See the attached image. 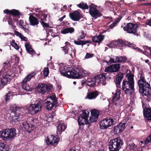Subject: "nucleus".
Wrapping results in <instances>:
<instances>
[{
  "instance_id": "9",
  "label": "nucleus",
  "mask_w": 151,
  "mask_h": 151,
  "mask_svg": "<svg viewBox=\"0 0 151 151\" xmlns=\"http://www.w3.org/2000/svg\"><path fill=\"white\" fill-rule=\"evenodd\" d=\"M34 119L32 118H28L26 121L25 120L22 123V125L24 128L29 133H31L34 129V125L33 124Z\"/></svg>"
},
{
  "instance_id": "1",
  "label": "nucleus",
  "mask_w": 151,
  "mask_h": 151,
  "mask_svg": "<svg viewBox=\"0 0 151 151\" xmlns=\"http://www.w3.org/2000/svg\"><path fill=\"white\" fill-rule=\"evenodd\" d=\"M70 68L64 67L60 69L61 74L64 76L72 79H80L83 77L82 73L84 72V70L80 68H76L73 70H70Z\"/></svg>"
},
{
  "instance_id": "36",
  "label": "nucleus",
  "mask_w": 151,
  "mask_h": 151,
  "mask_svg": "<svg viewBox=\"0 0 151 151\" xmlns=\"http://www.w3.org/2000/svg\"><path fill=\"white\" fill-rule=\"evenodd\" d=\"M77 6L79 8L84 9H88V6L87 4L84 3L83 2L77 4Z\"/></svg>"
},
{
  "instance_id": "14",
  "label": "nucleus",
  "mask_w": 151,
  "mask_h": 151,
  "mask_svg": "<svg viewBox=\"0 0 151 151\" xmlns=\"http://www.w3.org/2000/svg\"><path fill=\"white\" fill-rule=\"evenodd\" d=\"M60 140V138L58 135H50L47 137L45 142L48 145H51L55 146L58 144Z\"/></svg>"
},
{
  "instance_id": "3",
  "label": "nucleus",
  "mask_w": 151,
  "mask_h": 151,
  "mask_svg": "<svg viewBox=\"0 0 151 151\" xmlns=\"http://www.w3.org/2000/svg\"><path fill=\"white\" fill-rule=\"evenodd\" d=\"M14 128L5 129L0 131V137L4 141L14 139L17 134Z\"/></svg>"
},
{
  "instance_id": "27",
  "label": "nucleus",
  "mask_w": 151,
  "mask_h": 151,
  "mask_svg": "<svg viewBox=\"0 0 151 151\" xmlns=\"http://www.w3.org/2000/svg\"><path fill=\"white\" fill-rule=\"evenodd\" d=\"M25 46L27 53L32 55L35 54V51L32 48L30 44L27 43H25Z\"/></svg>"
},
{
  "instance_id": "42",
  "label": "nucleus",
  "mask_w": 151,
  "mask_h": 151,
  "mask_svg": "<svg viewBox=\"0 0 151 151\" xmlns=\"http://www.w3.org/2000/svg\"><path fill=\"white\" fill-rule=\"evenodd\" d=\"M125 82V86H130V89H134V83H132L131 85L130 82L127 81L125 79L123 80V82Z\"/></svg>"
},
{
  "instance_id": "39",
  "label": "nucleus",
  "mask_w": 151,
  "mask_h": 151,
  "mask_svg": "<svg viewBox=\"0 0 151 151\" xmlns=\"http://www.w3.org/2000/svg\"><path fill=\"white\" fill-rule=\"evenodd\" d=\"M91 116H94V117H97L98 116L99 117L100 112L97 109H92L91 111Z\"/></svg>"
},
{
  "instance_id": "49",
  "label": "nucleus",
  "mask_w": 151,
  "mask_h": 151,
  "mask_svg": "<svg viewBox=\"0 0 151 151\" xmlns=\"http://www.w3.org/2000/svg\"><path fill=\"white\" fill-rule=\"evenodd\" d=\"M8 22L9 24L12 27H16V26H14V22L12 18L10 17H9L7 19Z\"/></svg>"
},
{
  "instance_id": "30",
  "label": "nucleus",
  "mask_w": 151,
  "mask_h": 151,
  "mask_svg": "<svg viewBox=\"0 0 151 151\" xmlns=\"http://www.w3.org/2000/svg\"><path fill=\"white\" fill-rule=\"evenodd\" d=\"M29 19L30 24L33 26L37 25L39 24V21L37 18L33 15L29 16Z\"/></svg>"
},
{
  "instance_id": "47",
  "label": "nucleus",
  "mask_w": 151,
  "mask_h": 151,
  "mask_svg": "<svg viewBox=\"0 0 151 151\" xmlns=\"http://www.w3.org/2000/svg\"><path fill=\"white\" fill-rule=\"evenodd\" d=\"M19 24L20 26L22 27H26L27 26H29V24H27V22L26 21H24L22 20H20L19 21Z\"/></svg>"
},
{
  "instance_id": "23",
  "label": "nucleus",
  "mask_w": 151,
  "mask_h": 151,
  "mask_svg": "<svg viewBox=\"0 0 151 151\" xmlns=\"http://www.w3.org/2000/svg\"><path fill=\"white\" fill-rule=\"evenodd\" d=\"M123 78V74L121 73H119L116 75V79L114 80V81L115 82L116 86L117 88H119L121 87V82Z\"/></svg>"
},
{
  "instance_id": "46",
  "label": "nucleus",
  "mask_w": 151,
  "mask_h": 151,
  "mask_svg": "<svg viewBox=\"0 0 151 151\" xmlns=\"http://www.w3.org/2000/svg\"><path fill=\"white\" fill-rule=\"evenodd\" d=\"M15 42V41L14 40H12L10 43V44L16 49L18 50L19 48V46L17 43Z\"/></svg>"
},
{
  "instance_id": "40",
  "label": "nucleus",
  "mask_w": 151,
  "mask_h": 151,
  "mask_svg": "<svg viewBox=\"0 0 151 151\" xmlns=\"http://www.w3.org/2000/svg\"><path fill=\"white\" fill-rule=\"evenodd\" d=\"M112 65L114 72H116L119 70L120 67L119 64H112Z\"/></svg>"
},
{
  "instance_id": "54",
  "label": "nucleus",
  "mask_w": 151,
  "mask_h": 151,
  "mask_svg": "<svg viewBox=\"0 0 151 151\" xmlns=\"http://www.w3.org/2000/svg\"><path fill=\"white\" fill-rule=\"evenodd\" d=\"M118 40H115L111 44V45L114 47H118Z\"/></svg>"
},
{
  "instance_id": "52",
  "label": "nucleus",
  "mask_w": 151,
  "mask_h": 151,
  "mask_svg": "<svg viewBox=\"0 0 151 151\" xmlns=\"http://www.w3.org/2000/svg\"><path fill=\"white\" fill-rule=\"evenodd\" d=\"M150 142H151V134H150L148 137L146 138L145 141V143L146 145Z\"/></svg>"
},
{
  "instance_id": "64",
  "label": "nucleus",
  "mask_w": 151,
  "mask_h": 151,
  "mask_svg": "<svg viewBox=\"0 0 151 151\" xmlns=\"http://www.w3.org/2000/svg\"><path fill=\"white\" fill-rule=\"evenodd\" d=\"M146 24L151 26V18L146 22Z\"/></svg>"
},
{
  "instance_id": "4",
  "label": "nucleus",
  "mask_w": 151,
  "mask_h": 151,
  "mask_svg": "<svg viewBox=\"0 0 151 151\" xmlns=\"http://www.w3.org/2000/svg\"><path fill=\"white\" fill-rule=\"evenodd\" d=\"M123 145V140L119 137L110 140L109 144L110 151H119Z\"/></svg>"
},
{
  "instance_id": "12",
  "label": "nucleus",
  "mask_w": 151,
  "mask_h": 151,
  "mask_svg": "<svg viewBox=\"0 0 151 151\" xmlns=\"http://www.w3.org/2000/svg\"><path fill=\"white\" fill-rule=\"evenodd\" d=\"M97 6L93 4H91L89 6V12L91 16L94 19L102 16V14L96 8Z\"/></svg>"
},
{
  "instance_id": "43",
  "label": "nucleus",
  "mask_w": 151,
  "mask_h": 151,
  "mask_svg": "<svg viewBox=\"0 0 151 151\" xmlns=\"http://www.w3.org/2000/svg\"><path fill=\"white\" fill-rule=\"evenodd\" d=\"M113 65H112L106 67L105 69V71L106 72H110L111 73H114V71L113 70Z\"/></svg>"
},
{
  "instance_id": "10",
  "label": "nucleus",
  "mask_w": 151,
  "mask_h": 151,
  "mask_svg": "<svg viewBox=\"0 0 151 151\" xmlns=\"http://www.w3.org/2000/svg\"><path fill=\"white\" fill-rule=\"evenodd\" d=\"M140 75V79L138 81V84L139 86V91H143L144 89L146 88L147 87L150 86L149 83L146 82L145 81L144 76L143 72H140L139 73Z\"/></svg>"
},
{
  "instance_id": "31",
  "label": "nucleus",
  "mask_w": 151,
  "mask_h": 151,
  "mask_svg": "<svg viewBox=\"0 0 151 151\" xmlns=\"http://www.w3.org/2000/svg\"><path fill=\"white\" fill-rule=\"evenodd\" d=\"M66 128V126L63 124H61L60 123L58 124L57 127V134L58 135L61 134L62 132L64 131Z\"/></svg>"
},
{
  "instance_id": "33",
  "label": "nucleus",
  "mask_w": 151,
  "mask_h": 151,
  "mask_svg": "<svg viewBox=\"0 0 151 151\" xmlns=\"http://www.w3.org/2000/svg\"><path fill=\"white\" fill-rule=\"evenodd\" d=\"M91 42L89 40H80L78 41L74 40V43L77 45H81L83 46L87 43H91Z\"/></svg>"
},
{
  "instance_id": "16",
  "label": "nucleus",
  "mask_w": 151,
  "mask_h": 151,
  "mask_svg": "<svg viewBox=\"0 0 151 151\" xmlns=\"http://www.w3.org/2000/svg\"><path fill=\"white\" fill-rule=\"evenodd\" d=\"M65 46L61 47L63 52L65 55H69L71 57L73 58V56L72 52H70V51L72 50V46L68 42H65Z\"/></svg>"
},
{
  "instance_id": "24",
  "label": "nucleus",
  "mask_w": 151,
  "mask_h": 151,
  "mask_svg": "<svg viewBox=\"0 0 151 151\" xmlns=\"http://www.w3.org/2000/svg\"><path fill=\"white\" fill-rule=\"evenodd\" d=\"M99 92L96 90L92 91L88 93L86 97L89 100L94 99L99 95Z\"/></svg>"
},
{
  "instance_id": "8",
  "label": "nucleus",
  "mask_w": 151,
  "mask_h": 151,
  "mask_svg": "<svg viewBox=\"0 0 151 151\" xmlns=\"http://www.w3.org/2000/svg\"><path fill=\"white\" fill-rule=\"evenodd\" d=\"M47 12H41L39 13H33V14L36 17L39 19H40V22L44 28L50 27L49 25L44 21H46L47 20Z\"/></svg>"
},
{
  "instance_id": "2",
  "label": "nucleus",
  "mask_w": 151,
  "mask_h": 151,
  "mask_svg": "<svg viewBox=\"0 0 151 151\" xmlns=\"http://www.w3.org/2000/svg\"><path fill=\"white\" fill-rule=\"evenodd\" d=\"M106 73L100 74L94 76L92 78H88L86 80V85L91 88L94 87L96 86V83H102V85H105L106 83L105 81L106 78Z\"/></svg>"
},
{
  "instance_id": "17",
  "label": "nucleus",
  "mask_w": 151,
  "mask_h": 151,
  "mask_svg": "<svg viewBox=\"0 0 151 151\" xmlns=\"http://www.w3.org/2000/svg\"><path fill=\"white\" fill-rule=\"evenodd\" d=\"M4 12L7 14L12 15L14 17H17L18 18H20V16H23V14L20 13L19 10L14 9L11 10H9L8 9H6L4 10Z\"/></svg>"
},
{
  "instance_id": "20",
  "label": "nucleus",
  "mask_w": 151,
  "mask_h": 151,
  "mask_svg": "<svg viewBox=\"0 0 151 151\" xmlns=\"http://www.w3.org/2000/svg\"><path fill=\"white\" fill-rule=\"evenodd\" d=\"M143 91H140L139 92L143 96L144 95L147 96V100L149 101H150L151 100V86L144 89Z\"/></svg>"
},
{
  "instance_id": "56",
  "label": "nucleus",
  "mask_w": 151,
  "mask_h": 151,
  "mask_svg": "<svg viewBox=\"0 0 151 151\" xmlns=\"http://www.w3.org/2000/svg\"><path fill=\"white\" fill-rule=\"evenodd\" d=\"M118 23V22L117 21H115L113 23L111 24L110 25L109 27L110 29H112L115 26L116 24Z\"/></svg>"
},
{
  "instance_id": "5",
  "label": "nucleus",
  "mask_w": 151,
  "mask_h": 151,
  "mask_svg": "<svg viewBox=\"0 0 151 151\" xmlns=\"http://www.w3.org/2000/svg\"><path fill=\"white\" fill-rule=\"evenodd\" d=\"M43 101L36 100L34 104H30L27 107V109L31 113L37 114L42 110Z\"/></svg>"
},
{
  "instance_id": "62",
  "label": "nucleus",
  "mask_w": 151,
  "mask_h": 151,
  "mask_svg": "<svg viewBox=\"0 0 151 151\" xmlns=\"http://www.w3.org/2000/svg\"><path fill=\"white\" fill-rule=\"evenodd\" d=\"M14 57L15 60V63L16 64H17L19 63V57L16 56H14Z\"/></svg>"
},
{
  "instance_id": "7",
  "label": "nucleus",
  "mask_w": 151,
  "mask_h": 151,
  "mask_svg": "<svg viewBox=\"0 0 151 151\" xmlns=\"http://www.w3.org/2000/svg\"><path fill=\"white\" fill-rule=\"evenodd\" d=\"M49 99L51 101L47 100L45 104L46 109L51 110L52 108H56L58 106V99L55 95H52L47 98V99Z\"/></svg>"
},
{
  "instance_id": "32",
  "label": "nucleus",
  "mask_w": 151,
  "mask_h": 151,
  "mask_svg": "<svg viewBox=\"0 0 151 151\" xmlns=\"http://www.w3.org/2000/svg\"><path fill=\"white\" fill-rule=\"evenodd\" d=\"M36 74L35 72H32L30 74L28 75L22 81V83H27V81H29L32 78L34 77Z\"/></svg>"
},
{
  "instance_id": "26",
  "label": "nucleus",
  "mask_w": 151,
  "mask_h": 151,
  "mask_svg": "<svg viewBox=\"0 0 151 151\" xmlns=\"http://www.w3.org/2000/svg\"><path fill=\"white\" fill-rule=\"evenodd\" d=\"M9 77H11V75H6L1 79V84L0 83V87L1 88L4 87V86L7 84V83L9 81V80H10Z\"/></svg>"
},
{
  "instance_id": "13",
  "label": "nucleus",
  "mask_w": 151,
  "mask_h": 151,
  "mask_svg": "<svg viewBox=\"0 0 151 151\" xmlns=\"http://www.w3.org/2000/svg\"><path fill=\"white\" fill-rule=\"evenodd\" d=\"M18 107L15 106H13L10 107V110L11 113H10V116L12 119L11 120V123L16 122L17 121H20L22 120V117L20 115L16 116V111L18 109Z\"/></svg>"
},
{
  "instance_id": "6",
  "label": "nucleus",
  "mask_w": 151,
  "mask_h": 151,
  "mask_svg": "<svg viewBox=\"0 0 151 151\" xmlns=\"http://www.w3.org/2000/svg\"><path fill=\"white\" fill-rule=\"evenodd\" d=\"M138 28V25L137 24L129 23L124 27L123 29L127 33L133 34L137 36L139 35V33L137 32Z\"/></svg>"
},
{
  "instance_id": "38",
  "label": "nucleus",
  "mask_w": 151,
  "mask_h": 151,
  "mask_svg": "<svg viewBox=\"0 0 151 151\" xmlns=\"http://www.w3.org/2000/svg\"><path fill=\"white\" fill-rule=\"evenodd\" d=\"M22 88L24 90L29 91L32 90V88H30L28 85L26 83H22Z\"/></svg>"
},
{
  "instance_id": "22",
  "label": "nucleus",
  "mask_w": 151,
  "mask_h": 151,
  "mask_svg": "<svg viewBox=\"0 0 151 151\" xmlns=\"http://www.w3.org/2000/svg\"><path fill=\"white\" fill-rule=\"evenodd\" d=\"M118 46L122 47L127 46L131 47H134V45L130 42L124 41L120 39H118Z\"/></svg>"
},
{
  "instance_id": "57",
  "label": "nucleus",
  "mask_w": 151,
  "mask_h": 151,
  "mask_svg": "<svg viewBox=\"0 0 151 151\" xmlns=\"http://www.w3.org/2000/svg\"><path fill=\"white\" fill-rule=\"evenodd\" d=\"M132 48L134 49H136L137 51H138L141 53H143V54H145V52H146L145 50V51H143L142 50L138 47H136L135 48V47H134H134Z\"/></svg>"
},
{
  "instance_id": "48",
  "label": "nucleus",
  "mask_w": 151,
  "mask_h": 151,
  "mask_svg": "<svg viewBox=\"0 0 151 151\" xmlns=\"http://www.w3.org/2000/svg\"><path fill=\"white\" fill-rule=\"evenodd\" d=\"M98 116L97 117H94V116H91L89 119V121L93 123L96 122L98 119Z\"/></svg>"
},
{
  "instance_id": "11",
  "label": "nucleus",
  "mask_w": 151,
  "mask_h": 151,
  "mask_svg": "<svg viewBox=\"0 0 151 151\" xmlns=\"http://www.w3.org/2000/svg\"><path fill=\"white\" fill-rule=\"evenodd\" d=\"M114 121L113 119L106 118L103 119L99 122L100 128L101 129H106L113 126L114 124Z\"/></svg>"
},
{
  "instance_id": "55",
  "label": "nucleus",
  "mask_w": 151,
  "mask_h": 151,
  "mask_svg": "<svg viewBox=\"0 0 151 151\" xmlns=\"http://www.w3.org/2000/svg\"><path fill=\"white\" fill-rule=\"evenodd\" d=\"M84 121L85 124H87L88 122V114L86 112L85 114H84Z\"/></svg>"
},
{
  "instance_id": "37",
  "label": "nucleus",
  "mask_w": 151,
  "mask_h": 151,
  "mask_svg": "<svg viewBox=\"0 0 151 151\" xmlns=\"http://www.w3.org/2000/svg\"><path fill=\"white\" fill-rule=\"evenodd\" d=\"M117 63H124L126 60L127 58L125 57L122 56H117L116 57Z\"/></svg>"
},
{
  "instance_id": "58",
  "label": "nucleus",
  "mask_w": 151,
  "mask_h": 151,
  "mask_svg": "<svg viewBox=\"0 0 151 151\" xmlns=\"http://www.w3.org/2000/svg\"><path fill=\"white\" fill-rule=\"evenodd\" d=\"M93 56L94 54H90L88 53H87L86 55L85 58L86 59L91 58L93 57Z\"/></svg>"
},
{
  "instance_id": "25",
  "label": "nucleus",
  "mask_w": 151,
  "mask_h": 151,
  "mask_svg": "<svg viewBox=\"0 0 151 151\" xmlns=\"http://www.w3.org/2000/svg\"><path fill=\"white\" fill-rule=\"evenodd\" d=\"M104 38V35H100L98 36H93L92 38V40L93 42L98 43L99 45L102 42Z\"/></svg>"
},
{
  "instance_id": "29",
  "label": "nucleus",
  "mask_w": 151,
  "mask_h": 151,
  "mask_svg": "<svg viewBox=\"0 0 151 151\" xmlns=\"http://www.w3.org/2000/svg\"><path fill=\"white\" fill-rule=\"evenodd\" d=\"M85 110H82V114H81V116L78 117V122L80 126H82L84 124V121L85 117L84 114H85Z\"/></svg>"
},
{
  "instance_id": "44",
  "label": "nucleus",
  "mask_w": 151,
  "mask_h": 151,
  "mask_svg": "<svg viewBox=\"0 0 151 151\" xmlns=\"http://www.w3.org/2000/svg\"><path fill=\"white\" fill-rule=\"evenodd\" d=\"M120 91L119 89H117L116 90V92L113 97L112 100V101L114 102L115 99L118 97V95H120Z\"/></svg>"
},
{
  "instance_id": "15",
  "label": "nucleus",
  "mask_w": 151,
  "mask_h": 151,
  "mask_svg": "<svg viewBox=\"0 0 151 151\" xmlns=\"http://www.w3.org/2000/svg\"><path fill=\"white\" fill-rule=\"evenodd\" d=\"M50 90L51 87L50 86L43 83L38 84L36 88L37 91L42 94L49 92Z\"/></svg>"
},
{
  "instance_id": "60",
  "label": "nucleus",
  "mask_w": 151,
  "mask_h": 151,
  "mask_svg": "<svg viewBox=\"0 0 151 151\" xmlns=\"http://www.w3.org/2000/svg\"><path fill=\"white\" fill-rule=\"evenodd\" d=\"M21 40L24 41H26L27 40V38L26 37H24L22 34L19 37Z\"/></svg>"
},
{
  "instance_id": "63",
  "label": "nucleus",
  "mask_w": 151,
  "mask_h": 151,
  "mask_svg": "<svg viewBox=\"0 0 151 151\" xmlns=\"http://www.w3.org/2000/svg\"><path fill=\"white\" fill-rule=\"evenodd\" d=\"M114 58H110V60L109 61L110 64H111L112 63H117L116 62L117 60H116L115 61L114 60Z\"/></svg>"
},
{
  "instance_id": "59",
  "label": "nucleus",
  "mask_w": 151,
  "mask_h": 151,
  "mask_svg": "<svg viewBox=\"0 0 151 151\" xmlns=\"http://www.w3.org/2000/svg\"><path fill=\"white\" fill-rule=\"evenodd\" d=\"M9 62H8L7 63H4V66L3 68L2 69V70H1V72H4V70H3V69H4V70H5V69H6L8 67V66H7V65H9Z\"/></svg>"
},
{
  "instance_id": "28",
  "label": "nucleus",
  "mask_w": 151,
  "mask_h": 151,
  "mask_svg": "<svg viewBox=\"0 0 151 151\" xmlns=\"http://www.w3.org/2000/svg\"><path fill=\"white\" fill-rule=\"evenodd\" d=\"M122 87L125 93L127 94L131 95L132 93V90L130 89V86H125V82H122Z\"/></svg>"
},
{
  "instance_id": "21",
  "label": "nucleus",
  "mask_w": 151,
  "mask_h": 151,
  "mask_svg": "<svg viewBox=\"0 0 151 151\" xmlns=\"http://www.w3.org/2000/svg\"><path fill=\"white\" fill-rule=\"evenodd\" d=\"M143 115L145 118L148 120H151V108L145 107L143 110Z\"/></svg>"
},
{
  "instance_id": "35",
  "label": "nucleus",
  "mask_w": 151,
  "mask_h": 151,
  "mask_svg": "<svg viewBox=\"0 0 151 151\" xmlns=\"http://www.w3.org/2000/svg\"><path fill=\"white\" fill-rule=\"evenodd\" d=\"M8 145H6L4 143L0 142V151H9Z\"/></svg>"
},
{
  "instance_id": "53",
  "label": "nucleus",
  "mask_w": 151,
  "mask_h": 151,
  "mask_svg": "<svg viewBox=\"0 0 151 151\" xmlns=\"http://www.w3.org/2000/svg\"><path fill=\"white\" fill-rule=\"evenodd\" d=\"M144 49L145 50L146 52H150V55L151 56V47H149L147 46H145L143 47Z\"/></svg>"
},
{
  "instance_id": "51",
  "label": "nucleus",
  "mask_w": 151,
  "mask_h": 151,
  "mask_svg": "<svg viewBox=\"0 0 151 151\" xmlns=\"http://www.w3.org/2000/svg\"><path fill=\"white\" fill-rule=\"evenodd\" d=\"M136 146L135 145L133 142H131L129 145L127 147L131 150L134 149L136 147Z\"/></svg>"
},
{
  "instance_id": "61",
  "label": "nucleus",
  "mask_w": 151,
  "mask_h": 151,
  "mask_svg": "<svg viewBox=\"0 0 151 151\" xmlns=\"http://www.w3.org/2000/svg\"><path fill=\"white\" fill-rule=\"evenodd\" d=\"M22 28L25 32H27V31L28 32L30 31V29H29V26H28V27H27V26L26 27H22Z\"/></svg>"
},
{
  "instance_id": "45",
  "label": "nucleus",
  "mask_w": 151,
  "mask_h": 151,
  "mask_svg": "<svg viewBox=\"0 0 151 151\" xmlns=\"http://www.w3.org/2000/svg\"><path fill=\"white\" fill-rule=\"evenodd\" d=\"M49 70L48 67L45 68L43 70V73L44 77H47L49 73Z\"/></svg>"
},
{
  "instance_id": "41",
  "label": "nucleus",
  "mask_w": 151,
  "mask_h": 151,
  "mask_svg": "<svg viewBox=\"0 0 151 151\" xmlns=\"http://www.w3.org/2000/svg\"><path fill=\"white\" fill-rule=\"evenodd\" d=\"M134 75L132 74H130L128 76L127 81L130 82L131 85L132 83H134Z\"/></svg>"
},
{
  "instance_id": "50",
  "label": "nucleus",
  "mask_w": 151,
  "mask_h": 151,
  "mask_svg": "<svg viewBox=\"0 0 151 151\" xmlns=\"http://www.w3.org/2000/svg\"><path fill=\"white\" fill-rule=\"evenodd\" d=\"M11 95V93L10 92H9L8 93H6L5 95V97L4 99L5 101L7 102L9 101V100L10 99V97Z\"/></svg>"
},
{
  "instance_id": "19",
  "label": "nucleus",
  "mask_w": 151,
  "mask_h": 151,
  "mask_svg": "<svg viewBox=\"0 0 151 151\" xmlns=\"http://www.w3.org/2000/svg\"><path fill=\"white\" fill-rule=\"evenodd\" d=\"M69 16L72 20L76 21H78L82 17L80 12L77 11H75L72 13L70 12Z\"/></svg>"
},
{
  "instance_id": "18",
  "label": "nucleus",
  "mask_w": 151,
  "mask_h": 151,
  "mask_svg": "<svg viewBox=\"0 0 151 151\" xmlns=\"http://www.w3.org/2000/svg\"><path fill=\"white\" fill-rule=\"evenodd\" d=\"M125 123H120L116 126H115L114 127L113 132L114 134H117L123 131L125 127Z\"/></svg>"
},
{
  "instance_id": "34",
  "label": "nucleus",
  "mask_w": 151,
  "mask_h": 151,
  "mask_svg": "<svg viewBox=\"0 0 151 151\" xmlns=\"http://www.w3.org/2000/svg\"><path fill=\"white\" fill-rule=\"evenodd\" d=\"M74 31V29L73 27L66 28L64 29L63 30L60 31L61 33L63 34H66L67 33H72Z\"/></svg>"
}]
</instances>
